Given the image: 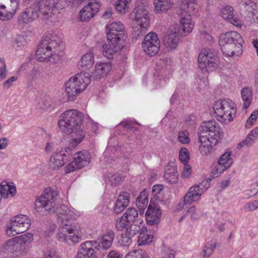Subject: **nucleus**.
Wrapping results in <instances>:
<instances>
[{
  "label": "nucleus",
  "instance_id": "c03bdc74",
  "mask_svg": "<svg viewBox=\"0 0 258 258\" xmlns=\"http://www.w3.org/2000/svg\"><path fill=\"white\" fill-rule=\"evenodd\" d=\"M148 203V194L145 191H142L136 200V205L140 209V212L143 213Z\"/></svg>",
  "mask_w": 258,
  "mask_h": 258
},
{
  "label": "nucleus",
  "instance_id": "9b49d317",
  "mask_svg": "<svg viewBox=\"0 0 258 258\" xmlns=\"http://www.w3.org/2000/svg\"><path fill=\"white\" fill-rule=\"evenodd\" d=\"M199 133L205 136L213 144H218L224 135L222 128L215 121L203 123L199 129Z\"/></svg>",
  "mask_w": 258,
  "mask_h": 258
},
{
  "label": "nucleus",
  "instance_id": "37998d69",
  "mask_svg": "<svg viewBox=\"0 0 258 258\" xmlns=\"http://www.w3.org/2000/svg\"><path fill=\"white\" fill-rule=\"evenodd\" d=\"M232 152L227 151L223 154L218 160V164L228 169L233 164V160L231 157Z\"/></svg>",
  "mask_w": 258,
  "mask_h": 258
},
{
  "label": "nucleus",
  "instance_id": "c9c22d12",
  "mask_svg": "<svg viewBox=\"0 0 258 258\" xmlns=\"http://www.w3.org/2000/svg\"><path fill=\"white\" fill-rule=\"evenodd\" d=\"M179 36L175 32L166 34L163 39V44L168 50L175 49L179 42Z\"/></svg>",
  "mask_w": 258,
  "mask_h": 258
},
{
  "label": "nucleus",
  "instance_id": "72a5a7b5",
  "mask_svg": "<svg viewBox=\"0 0 258 258\" xmlns=\"http://www.w3.org/2000/svg\"><path fill=\"white\" fill-rule=\"evenodd\" d=\"M136 224L128 227L125 233L122 234L119 239V243L123 246H127L132 243V238L136 234Z\"/></svg>",
  "mask_w": 258,
  "mask_h": 258
},
{
  "label": "nucleus",
  "instance_id": "0eeeda50",
  "mask_svg": "<svg viewBox=\"0 0 258 258\" xmlns=\"http://www.w3.org/2000/svg\"><path fill=\"white\" fill-rule=\"evenodd\" d=\"M198 9L197 0H182L180 7V22L183 32L188 34L191 32L194 27L191 15L196 14Z\"/></svg>",
  "mask_w": 258,
  "mask_h": 258
},
{
  "label": "nucleus",
  "instance_id": "c85d7f7f",
  "mask_svg": "<svg viewBox=\"0 0 258 258\" xmlns=\"http://www.w3.org/2000/svg\"><path fill=\"white\" fill-rule=\"evenodd\" d=\"M115 237L114 232L112 230H107L98 238L101 247L104 250L108 249L112 245Z\"/></svg>",
  "mask_w": 258,
  "mask_h": 258
},
{
  "label": "nucleus",
  "instance_id": "58836bf2",
  "mask_svg": "<svg viewBox=\"0 0 258 258\" xmlns=\"http://www.w3.org/2000/svg\"><path fill=\"white\" fill-rule=\"evenodd\" d=\"M94 63V55L91 52H88L84 54L78 63L82 69L89 70Z\"/></svg>",
  "mask_w": 258,
  "mask_h": 258
},
{
  "label": "nucleus",
  "instance_id": "39448f33",
  "mask_svg": "<svg viewBox=\"0 0 258 258\" xmlns=\"http://www.w3.org/2000/svg\"><path fill=\"white\" fill-rule=\"evenodd\" d=\"M90 78L89 73L81 72L71 77L64 84V91L70 101L75 100L87 88L91 82Z\"/></svg>",
  "mask_w": 258,
  "mask_h": 258
},
{
  "label": "nucleus",
  "instance_id": "09e8293b",
  "mask_svg": "<svg viewBox=\"0 0 258 258\" xmlns=\"http://www.w3.org/2000/svg\"><path fill=\"white\" fill-rule=\"evenodd\" d=\"M258 138V127L254 128L247 135L246 138L245 139L246 142V146L250 147L251 146L254 141Z\"/></svg>",
  "mask_w": 258,
  "mask_h": 258
},
{
  "label": "nucleus",
  "instance_id": "5fc2aeb1",
  "mask_svg": "<svg viewBox=\"0 0 258 258\" xmlns=\"http://www.w3.org/2000/svg\"><path fill=\"white\" fill-rule=\"evenodd\" d=\"M164 187L161 184H156L152 187V195L156 197L157 200H161V196L162 195Z\"/></svg>",
  "mask_w": 258,
  "mask_h": 258
},
{
  "label": "nucleus",
  "instance_id": "864d4df0",
  "mask_svg": "<svg viewBox=\"0 0 258 258\" xmlns=\"http://www.w3.org/2000/svg\"><path fill=\"white\" fill-rule=\"evenodd\" d=\"M227 169V168L225 167L218 164L213 168L211 172V176L214 178L219 177Z\"/></svg>",
  "mask_w": 258,
  "mask_h": 258
},
{
  "label": "nucleus",
  "instance_id": "c756f323",
  "mask_svg": "<svg viewBox=\"0 0 258 258\" xmlns=\"http://www.w3.org/2000/svg\"><path fill=\"white\" fill-rule=\"evenodd\" d=\"M130 198V194L127 192H122L120 194L114 207V213L119 214L122 212L129 204Z\"/></svg>",
  "mask_w": 258,
  "mask_h": 258
},
{
  "label": "nucleus",
  "instance_id": "2eb2a0df",
  "mask_svg": "<svg viewBox=\"0 0 258 258\" xmlns=\"http://www.w3.org/2000/svg\"><path fill=\"white\" fill-rule=\"evenodd\" d=\"M91 155L88 152H79L75 154L73 161L65 167L66 172L69 173L85 167L89 165Z\"/></svg>",
  "mask_w": 258,
  "mask_h": 258
},
{
  "label": "nucleus",
  "instance_id": "4468645a",
  "mask_svg": "<svg viewBox=\"0 0 258 258\" xmlns=\"http://www.w3.org/2000/svg\"><path fill=\"white\" fill-rule=\"evenodd\" d=\"M20 0H0V20L11 19L18 11Z\"/></svg>",
  "mask_w": 258,
  "mask_h": 258
},
{
  "label": "nucleus",
  "instance_id": "13d9d810",
  "mask_svg": "<svg viewBox=\"0 0 258 258\" xmlns=\"http://www.w3.org/2000/svg\"><path fill=\"white\" fill-rule=\"evenodd\" d=\"M257 117L258 110H255L252 112L249 117L248 118L245 125V127L249 128L252 126L253 124V122L256 121Z\"/></svg>",
  "mask_w": 258,
  "mask_h": 258
},
{
  "label": "nucleus",
  "instance_id": "e2e57ef3",
  "mask_svg": "<svg viewBox=\"0 0 258 258\" xmlns=\"http://www.w3.org/2000/svg\"><path fill=\"white\" fill-rule=\"evenodd\" d=\"M238 4L241 6L243 7L244 8H246L247 7H256V6L255 4L253 3L251 0H239L238 1ZM247 10L250 11L248 8H247Z\"/></svg>",
  "mask_w": 258,
  "mask_h": 258
},
{
  "label": "nucleus",
  "instance_id": "338daca9",
  "mask_svg": "<svg viewBox=\"0 0 258 258\" xmlns=\"http://www.w3.org/2000/svg\"><path fill=\"white\" fill-rule=\"evenodd\" d=\"M201 38L205 42H211L213 40V37L211 35L206 32H202L201 33Z\"/></svg>",
  "mask_w": 258,
  "mask_h": 258
},
{
  "label": "nucleus",
  "instance_id": "e433bc0d",
  "mask_svg": "<svg viewBox=\"0 0 258 258\" xmlns=\"http://www.w3.org/2000/svg\"><path fill=\"white\" fill-rule=\"evenodd\" d=\"M70 236L73 243H78L81 240L83 233L81 226L78 224L69 225Z\"/></svg>",
  "mask_w": 258,
  "mask_h": 258
},
{
  "label": "nucleus",
  "instance_id": "473e14b6",
  "mask_svg": "<svg viewBox=\"0 0 258 258\" xmlns=\"http://www.w3.org/2000/svg\"><path fill=\"white\" fill-rule=\"evenodd\" d=\"M154 11L156 14H162L170 10L173 6L172 0H153Z\"/></svg>",
  "mask_w": 258,
  "mask_h": 258
},
{
  "label": "nucleus",
  "instance_id": "a211bd4d",
  "mask_svg": "<svg viewBox=\"0 0 258 258\" xmlns=\"http://www.w3.org/2000/svg\"><path fill=\"white\" fill-rule=\"evenodd\" d=\"M20 255L14 238L7 240L0 247V258H13Z\"/></svg>",
  "mask_w": 258,
  "mask_h": 258
},
{
  "label": "nucleus",
  "instance_id": "3c124183",
  "mask_svg": "<svg viewBox=\"0 0 258 258\" xmlns=\"http://www.w3.org/2000/svg\"><path fill=\"white\" fill-rule=\"evenodd\" d=\"M43 258H60V256L55 249L47 248L43 251Z\"/></svg>",
  "mask_w": 258,
  "mask_h": 258
},
{
  "label": "nucleus",
  "instance_id": "4c0bfd02",
  "mask_svg": "<svg viewBox=\"0 0 258 258\" xmlns=\"http://www.w3.org/2000/svg\"><path fill=\"white\" fill-rule=\"evenodd\" d=\"M0 192L2 197L5 199L9 196L13 197L16 192V188L13 183L10 184L6 181H3L0 184Z\"/></svg>",
  "mask_w": 258,
  "mask_h": 258
},
{
  "label": "nucleus",
  "instance_id": "cd10ccee",
  "mask_svg": "<svg viewBox=\"0 0 258 258\" xmlns=\"http://www.w3.org/2000/svg\"><path fill=\"white\" fill-rule=\"evenodd\" d=\"M57 232V239L61 243L70 245L72 243L70 236L69 223L60 224Z\"/></svg>",
  "mask_w": 258,
  "mask_h": 258
},
{
  "label": "nucleus",
  "instance_id": "1a4fd4ad",
  "mask_svg": "<svg viewBox=\"0 0 258 258\" xmlns=\"http://www.w3.org/2000/svg\"><path fill=\"white\" fill-rule=\"evenodd\" d=\"M31 219L25 215H18L12 218L7 226L6 233L9 236L23 233L29 229Z\"/></svg>",
  "mask_w": 258,
  "mask_h": 258
},
{
  "label": "nucleus",
  "instance_id": "7c9ffc66",
  "mask_svg": "<svg viewBox=\"0 0 258 258\" xmlns=\"http://www.w3.org/2000/svg\"><path fill=\"white\" fill-rule=\"evenodd\" d=\"M199 141L200 143L199 149L200 153L203 155H209L212 151L213 148L218 144H213L208 140L205 136L199 133Z\"/></svg>",
  "mask_w": 258,
  "mask_h": 258
},
{
  "label": "nucleus",
  "instance_id": "4d7b16f0",
  "mask_svg": "<svg viewBox=\"0 0 258 258\" xmlns=\"http://www.w3.org/2000/svg\"><path fill=\"white\" fill-rule=\"evenodd\" d=\"M258 208V201L253 200L247 202L243 206L245 212L253 211Z\"/></svg>",
  "mask_w": 258,
  "mask_h": 258
},
{
  "label": "nucleus",
  "instance_id": "6ab92c4d",
  "mask_svg": "<svg viewBox=\"0 0 258 258\" xmlns=\"http://www.w3.org/2000/svg\"><path fill=\"white\" fill-rule=\"evenodd\" d=\"M71 153L70 148L68 150H61L55 152L50 158L49 166L53 170L59 169L68 161L67 157Z\"/></svg>",
  "mask_w": 258,
  "mask_h": 258
},
{
  "label": "nucleus",
  "instance_id": "603ef678",
  "mask_svg": "<svg viewBox=\"0 0 258 258\" xmlns=\"http://www.w3.org/2000/svg\"><path fill=\"white\" fill-rule=\"evenodd\" d=\"M178 140L183 144H188L190 142L189 133L187 131H181L178 133Z\"/></svg>",
  "mask_w": 258,
  "mask_h": 258
},
{
  "label": "nucleus",
  "instance_id": "79ce46f5",
  "mask_svg": "<svg viewBox=\"0 0 258 258\" xmlns=\"http://www.w3.org/2000/svg\"><path fill=\"white\" fill-rule=\"evenodd\" d=\"M241 94L243 108L247 109L250 106L252 100V92L248 88H244L241 91Z\"/></svg>",
  "mask_w": 258,
  "mask_h": 258
},
{
  "label": "nucleus",
  "instance_id": "774afa93",
  "mask_svg": "<svg viewBox=\"0 0 258 258\" xmlns=\"http://www.w3.org/2000/svg\"><path fill=\"white\" fill-rule=\"evenodd\" d=\"M8 74L6 66L0 67V82L6 78Z\"/></svg>",
  "mask_w": 258,
  "mask_h": 258
},
{
  "label": "nucleus",
  "instance_id": "b1692460",
  "mask_svg": "<svg viewBox=\"0 0 258 258\" xmlns=\"http://www.w3.org/2000/svg\"><path fill=\"white\" fill-rule=\"evenodd\" d=\"M124 46V43L108 41V43L102 45V54L107 58H112L114 55Z\"/></svg>",
  "mask_w": 258,
  "mask_h": 258
},
{
  "label": "nucleus",
  "instance_id": "6e6d98bb",
  "mask_svg": "<svg viewBox=\"0 0 258 258\" xmlns=\"http://www.w3.org/2000/svg\"><path fill=\"white\" fill-rule=\"evenodd\" d=\"M179 158L184 164H186L189 159V153L185 148H181L179 151Z\"/></svg>",
  "mask_w": 258,
  "mask_h": 258
},
{
  "label": "nucleus",
  "instance_id": "de8ad7c7",
  "mask_svg": "<svg viewBox=\"0 0 258 258\" xmlns=\"http://www.w3.org/2000/svg\"><path fill=\"white\" fill-rule=\"evenodd\" d=\"M136 224H131L126 220V219L123 216H121L118 218L115 222V228L118 231H122L124 229H127L128 227H130L132 225H136Z\"/></svg>",
  "mask_w": 258,
  "mask_h": 258
},
{
  "label": "nucleus",
  "instance_id": "423d86ee",
  "mask_svg": "<svg viewBox=\"0 0 258 258\" xmlns=\"http://www.w3.org/2000/svg\"><path fill=\"white\" fill-rule=\"evenodd\" d=\"M213 108L214 116L223 124H229L236 116V104L230 99H219L215 101Z\"/></svg>",
  "mask_w": 258,
  "mask_h": 258
},
{
  "label": "nucleus",
  "instance_id": "a18cd8bd",
  "mask_svg": "<svg viewBox=\"0 0 258 258\" xmlns=\"http://www.w3.org/2000/svg\"><path fill=\"white\" fill-rule=\"evenodd\" d=\"M132 0H116L115 9L121 14H125L130 9V5Z\"/></svg>",
  "mask_w": 258,
  "mask_h": 258
},
{
  "label": "nucleus",
  "instance_id": "a878e982",
  "mask_svg": "<svg viewBox=\"0 0 258 258\" xmlns=\"http://www.w3.org/2000/svg\"><path fill=\"white\" fill-rule=\"evenodd\" d=\"M221 15L223 19L228 20L235 26L241 27L242 23L236 17L235 12L232 7L228 6L222 8L221 10Z\"/></svg>",
  "mask_w": 258,
  "mask_h": 258
},
{
  "label": "nucleus",
  "instance_id": "4be33fe9",
  "mask_svg": "<svg viewBox=\"0 0 258 258\" xmlns=\"http://www.w3.org/2000/svg\"><path fill=\"white\" fill-rule=\"evenodd\" d=\"M161 217V212L159 207L152 204L151 202L146 212V218L147 223L151 225L159 223Z\"/></svg>",
  "mask_w": 258,
  "mask_h": 258
},
{
  "label": "nucleus",
  "instance_id": "a19ab883",
  "mask_svg": "<svg viewBox=\"0 0 258 258\" xmlns=\"http://www.w3.org/2000/svg\"><path fill=\"white\" fill-rule=\"evenodd\" d=\"M201 215V212L195 206L190 207L186 212V214L183 215L179 219V222H181L185 219L187 216H189L191 221L198 220Z\"/></svg>",
  "mask_w": 258,
  "mask_h": 258
},
{
  "label": "nucleus",
  "instance_id": "49530a36",
  "mask_svg": "<svg viewBox=\"0 0 258 258\" xmlns=\"http://www.w3.org/2000/svg\"><path fill=\"white\" fill-rule=\"evenodd\" d=\"M123 216L129 222V223L137 224V225L139 224V223L138 224L137 222L140 219L136 220L138 216V212L136 209L134 208H128Z\"/></svg>",
  "mask_w": 258,
  "mask_h": 258
},
{
  "label": "nucleus",
  "instance_id": "f8f14e48",
  "mask_svg": "<svg viewBox=\"0 0 258 258\" xmlns=\"http://www.w3.org/2000/svg\"><path fill=\"white\" fill-rule=\"evenodd\" d=\"M108 41L112 42L117 41L124 43L126 36L124 34L123 24L119 21L108 23L105 26Z\"/></svg>",
  "mask_w": 258,
  "mask_h": 258
},
{
  "label": "nucleus",
  "instance_id": "bf43d9fd",
  "mask_svg": "<svg viewBox=\"0 0 258 258\" xmlns=\"http://www.w3.org/2000/svg\"><path fill=\"white\" fill-rule=\"evenodd\" d=\"M124 176L119 173L112 175L109 177V180L112 184H118L123 181Z\"/></svg>",
  "mask_w": 258,
  "mask_h": 258
},
{
  "label": "nucleus",
  "instance_id": "bb28decb",
  "mask_svg": "<svg viewBox=\"0 0 258 258\" xmlns=\"http://www.w3.org/2000/svg\"><path fill=\"white\" fill-rule=\"evenodd\" d=\"M112 68V64L109 62H97L93 73V77L96 79L105 77L110 73Z\"/></svg>",
  "mask_w": 258,
  "mask_h": 258
},
{
  "label": "nucleus",
  "instance_id": "9d476101",
  "mask_svg": "<svg viewBox=\"0 0 258 258\" xmlns=\"http://www.w3.org/2000/svg\"><path fill=\"white\" fill-rule=\"evenodd\" d=\"M219 61L216 54L210 49H204L199 55L198 63L202 72H212L218 67Z\"/></svg>",
  "mask_w": 258,
  "mask_h": 258
},
{
  "label": "nucleus",
  "instance_id": "dca6fc26",
  "mask_svg": "<svg viewBox=\"0 0 258 258\" xmlns=\"http://www.w3.org/2000/svg\"><path fill=\"white\" fill-rule=\"evenodd\" d=\"M209 186V184L207 181H202L199 184L192 186L184 196V203L191 204L198 201Z\"/></svg>",
  "mask_w": 258,
  "mask_h": 258
},
{
  "label": "nucleus",
  "instance_id": "f257e3e1",
  "mask_svg": "<svg viewBox=\"0 0 258 258\" xmlns=\"http://www.w3.org/2000/svg\"><path fill=\"white\" fill-rule=\"evenodd\" d=\"M57 196V191L51 187L45 189L42 195L38 197L35 201V207L37 212L42 215L54 212L58 216V222L60 224L69 223V220L78 218L80 216L79 212L74 209H69L64 205H61L55 208Z\"/></svg>",
  "mask_w": 258,
  "mask_h": 258
},
{
  "label": "nucleus",
  "instance_id": "69168bd1",
  "mask_svg": "<svg viewBox=\"0 0 258 258\" xmlns=\"http://www.w3.org/2000/svg\"><path fill=\"white\" fill-rule=\"evenodd\" d=\"M18 78L16 76H13L10 78L3 83V87L6 88H9L13 82L17 81Z\"/></svg>",
  "mask_w": 258,
  "mask_h": 258
},
{
  "label": "nucleus",
  "instance_id": "7ed1b4c3",
  "mask_svg": "<svg viewBox=\"0 0 258 258\" xmlns=\"http://www.w3.org/2000/svg\"><path fill=\"white\" fill-rule=\"evenodd\" d=\"M83 115L76 109H69L61 113L58 121V126L60 131L67 134L73 133L71 143L73 146L80 144L85 137L81 128Z\"/></svg>",
  "mask_w": 258,
  "mask_h": 258
},
{
  "label": "nucleus",
  "instance_id": "412c9836",
  "mask_svg": "<svg viewBox=\"0 0 258 258\" xmlns=\"http://www.w3.org/2000/svg\"><path fill=\"white\" fill-rule=\"evenodd\" d=\"M137 223L139 224H136L137 233H139L138 240L139 245L150 244L153 241V235L147 233V229L145 226L143 219H139Z\"/></svg>",
  "mask_w": 258,
  "mask_h": 258
},
{
  "label": "nucleus",
  "instance_id": "20e7f679",
  "mask_svg": "<svg viewBox=\"0 0 258 258\" xmlns=\"http://www.w3.org/2000/svg\"><path fill=\"white\" fill-rule=\"evenodd\" d=\"M59 43V40L53 37L43 38L36 51V56L37 60L40 62L57 63L62 53Z\"/></svg>",
  "mask_w": 258,
  "mask_h": 258
},
{
  "label": "nucleus",
  "instance_id": "052dcab7",
  "mask_svg": "<svg viewBox=\"0 0 258 258\" xmlns=\"http://www.w3.org/2000/svg\"><path fill=\"white\" fill-rule=\"evenodd\" d=\"M192 173L191 166L187 164H184L182 171L181 173L182 178L187 179L190 177Z\"/></svg>",
  "mask_w": 258,
  "mask_h": 258
},
{
  "label": "nucleus",
  "instance_id": "8fccbe9b",
  "mask_svg": "<svg viewBox=\"0 0 258 258\" xmlns=\"http://www.w3.org/2000/svg\"><path fill=\"white\" fill-rule=\"evenodd\" d=\"M216 247V243L211 240L206 244L204 246L203 252L204 257H210L213 253Z\"/></svg>",
  "mask_w": 258,
  "mask_h": 258
},
{
  "label": "nucleus",
  "instance_id": "6e6552de",
  "mask_svg": "<svg viewBox=\"0 0 258 258\" xmlns=\"http://www.w3.org/2000/svg\"><path fill=\"white\" fill-rule=\"evenodd\" d=\"M148 6L146 5H138L131 13L133 20L135 22L137 35L140 36L144 33L150 26V17Z\"/></svg>",
  "mask_w": 258,
  "mask_h": 258
},
{
  "label": "nucleus",
  "instance_id": "ddd939ff",
  "mask_svg": "<svg viewBox=\"0 0 258 258\" xmlns=\"http://www.w3.org/2000/svg\"><path fill=\"white\" fill-rule=\"evenodd\" d=\"M144 51L149 56H155L160 47V41L156 33L150 32L144 37L142 43Z\"/></svg>",
  "mask_w": 258,
  "mask_h": 258
},
{
  "label": "nucleus",
  "instance_id": "5701e85b",
  "mask_svg": "<svg viewBox=\"0 0 258 258\" xmlns=\"http://www.w3.org/2000/svg\"><path fill=\"white\" fill-rule=\"evenodd\" d=\"M220 46L224 55L228 57L239 56L243 52L242 43H229Z\"/></svg>",
  "mask_w": 258,
  "mask_h": 258
},
{
  "label": "nucleus",
  "instance_id": "393cba45",
  "mask_svg": "<svg viewBox=\"0 0 258 258\" xmlns=\"http://www.w3.org/2000/svg\"><path fill=\"white\" fill-rule=\"evenodd\" d=\"M219 45L228 43H243V41L241 35L236 31H231L222 33L219 37Z\"/></svg>",
  "mask_w": 258,
  "mask_h": 258
},
{
  "label": "nucleus",
  "instance_id": "2f4dec72",
  "mask_svg": "<svg viewBox=\"0 0 258 258\" xmlns=\"http://www.w3.org/2000/svg\"><path fill=\"white\" fill-rule=\"evenodd\" d=\"M81 245L82 247H84L85 250L92 256V258H96L97 254L101 248L100 243L97 240H88Z\"/></svg>",
  "mask_w": 258,
  "mask_h": 258
},
{
  "label": "nucleus",
  "instance_id": "aec40b11",
  "mask_svg": "<svg viewBox=\"0 0 258 258\" xmlns=\"http://www.w3.org/2000/svg\"><path fill=\"white\" fill-rule=\"evenodd\" d=\"M17 246L21 254H24L27 253L30 248L31 242L33 240V235L31 233H26L21 235L14 237Z\"/></svg>",
  "mask_w": 258,
  "mask_h": 258
},
{
  "label": "nucleus",
  "instance_id": "f03ea898",
  "mask_svg": "<svg viewBox=\"0 0 258 258\" xmlns=\"http://www.w3.org/2000/svg\"><path fill=\"white\" fill-rule=\"evenodd\" d=\"M62 8L61 0H37L21 13L18 21L26 24L41 16L45 19H49L58 14Z\"/></svg>",
  "mask_w": 258,
  "mask_h": 258
},
{
  "label": "nucleus",
  "instance_id": "680f3d73",
  "mask_svg": "<svg viewBox=\"0 0 258 258\" xmlns=\"http://www.w3.org/2000/svg\"><path fill=\"white\" fill-rule=\"evenodd\" d=\"M126 258H149L147 254L142 250L138 249L135 250Z\"/></svg>",
  "mask_w": 258,
  "mask_h": 258
},
{
  "label": "nucleus",
  "instance_id": "0e129e2a",
  "mask_svg": "<svg viewBox=\"0 0 258 258\" xmlns=\"http://www.w3.org/2000/svg\"><path fill=\"white\" fill-rule=\"evenodd\" d=\"M80 247L75 258H92V256L89 254L87 251L85 250L84 247H82V245H81Z\"/></svg>",
  "mask_w": 258,
  "mask_h": 258
},
{
  "label": "nucleus",
  "instance_id": "f3484780",
  "mask_svg": "<svg viewBox=\"0 0 258 258\" xmlns=\"http://www.w3.org/2000/svg\"><path fill=\"white\" fill-rule=\"evenodd\" d=\"M101 4L98 0H91L79 13V18L82 22H86L94 17L99 12Z\"/></svg>",
  "mask_w": 258,
  "mask_h": 258
},
{
  "label": "nucleus",
  "instance_id": "f704fd0d",
  "mask_svg": "<svg viewBox=\"0 0 258 258\" xmlns=\"http://www.w3.org/2000/svg\"><path fill=\"white\" fill-rule=\"evenodd\" d=\"M164 177L166 181L170 184L177 183L178 176L176 167L169 164L166 165Z\"/></svg>",
  "mask_w": 258,
  "mask_h": 258
},
{
  "label": "nucleus",
  "instance_id": "ea45409f",
  "mask_svg": "<svg viewBox=\"0 0 258 258\" xmlns=\"http://www.w3.org/2000/svg\"><path fill=\"white\" fill-rule=\"evenodd\" d=\"M50 106V101L49 98L45 95L37 96L36 99V107L37 109L46 111Z\"/></svg>",
  "mask_w": 258,
  "mask_h": 258
}]
</instances>
